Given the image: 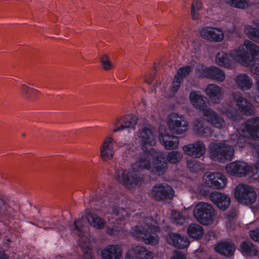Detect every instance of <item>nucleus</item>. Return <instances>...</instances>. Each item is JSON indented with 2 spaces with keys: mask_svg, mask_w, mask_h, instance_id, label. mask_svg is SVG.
Instances as JSON below:
<instances>
[{
  "mask_svg": "<svg viewBox=\"0 0 259 259\" xmlns=\"http://www.w3.org/2000/svg\"><path fill=\"white\" fill-rule=\"evenodd\" d=\"M156 151L151 149L149 152L140 157L132 163L126 170L118 169L115 173V179L122 183L127 189H132L139 186L143 182V177L138 173L146 169L158 176L163 175L167 169V163L160 161L155 156Z\"/></svg>",
  "mask_w": 259,
  "mask_h": 259,
  "instance_id": "1",
  "label": "nucleus"
},
{
  "mask_svg": "<svg viewBox=\"0 0 259 259\" xmlns=\"http://www.w3.org/2000/svg\"><path fill=\"white\" fill-rule=\"evenodd\" d=\"M259 60V47L252 41L245 40L237 49L229 53L218 52L215 58V63L220 66L233 69L237 63L249 66L255 61Z\"/></svg>",
  "mask_w": 259,
  "mask_h": 259,
  "instance_id": "2",
  "label": "nucleus"
},
{
  "mask_svg": "<svg viewBox=\"0 0 259 259\" xmlns=\"http://www.w3.org/2000/svg\"><path fill=\"white\" fill-rule=\"evenodd\" d=\"M157 220L154 221L150 217L142 218L137 225L132 229V235L139 240L150 245H155L159 241V238L156 233L159 231Z\"/></svg>",
  "mask_w": 259,
  "mask_h": 259,
  "instance_id": "3",
  "label": "nucleus"
},
{
  "mask_svg": "<svg viewBox=\"0 0 259 259\" xmlns=\"http://www.w3.org/2000/svg\"><path fill=\"white\" fill-rule=\"evenodd\" d=\"M238 133L241 137H238L236 135L231 136V140L232 144L237 148H243L246 144V139L249 138L252 140H259V117H255L248 119L242 124Z\"/></svg>",
  "mask_w": 259,
  "mask_h": 259,
  "instance_id": "4",
  "label": "nucleus"
},
{
  "mask_svg": "<svg viewBox=\"0 0 259 259\" xmlns=\"http://www.w3.org/2000/svg\"><path fill=\"white\" fill-rule=\"evenodd\" d=\"M234 197L238 203L248 206L256 201L257 194L254 188L250 186L239 184L234 189Z\"/></svg>",
  "mask_w": 259,
  "mask_h": 259,
  "instance_id": "5",
  "label": "nucleus"
},
{
  "mask_svg": "<svg viewBox=\"0 0 259 259\" xmlns=\"http://www.w3.org/2000/svg\"><path fill=\"white\" fill-rule=\"evenodd\" d=\"M210 157L219 162H225L232 159L234 149L232 146L226 143H212L209 145Z\"/></svg>",
  "mask_w": 259,
  "mask_h": 259,
  "instance_id": "6",
  "label": "nucleus"
},
{
  "mask_svg": "<svg viewBox=\"0 0 259 259\" xmlns=\"http://www.w3.org/2000/svg\"><path fill=\"white\" fill-rule=\"evenodd\" d=\"M74 230L79 237L78 245L84 253L85 259H94L92 256V248L93 239L88 237L87 233L82 234L84 231L82 221L78 220L73 223Z\"/></svg>",
  "mask_w": 259,
  "mask_h": 259,
  "instance_id": "7",
  "label": "nucleus"
},
{
  "mask_svg": "<svg viewBox=\"0 0 259 259\" xmlns=\"http://www.w3.org/2000/svg\"><path fill=\"white\" fill-rule=\"evenodd\" d=\"M193 215L200 223L208 225L212 223L215 214L214 209L210 204L199 202L195 206Z\"/></svg>",
  "mask_w": 259,
  "mask_h": 259,
  "instance_id": "8",
  "label": "nucleus"
},
{
  "mask_svg": "<svg viewBox=\"0 0 259 259\" xmlns=\"http://www.w3.org/2000/svg\"><path fill=\"white\" fill-rule=\"evenodd\" d=\"M156 135L155 132L149 125H146L140 128L134 135L135 143H140L145 151L147 146L155 145Z\"/></svg>",
  "mask_w": 259,
  "mask_h": 259,
  "instance_id": "9",
  "label": "nucleus"
},
{
  "mask_svg": "<svg viewBox=\"0 0 259 259\" xmlns=\"http://www.w3.org/2000/svg\"><path fill=\"white\" fill-rule=\"evenodd\" d=\"M166 125L171 133L179 135L188 130V122L183 114L173 112L167 116Z\"/></svg>",
  "mask_w": 259,
  "mask_h": 259,
  "instance_id": "10",
  "label": "nucleus"
},
{
  "mask_svg": "<svg viewBox=\"0 0 259 259\" xmlns=\"http://www.w3.org/2000/svg\"><path fill=\"white\" fill-rule=\"evenodd\" d=\"M137 120L136 116L131 115L116 117L112 122V131L115 133L122 132L125 129L134 130L137 124Z\"/></svg>",
  "mask_w": 259,
  "mask_h": 259,
  "instance_id": "11",
  "label": "nucleus"
},
{
  "mask_svg": "<svg viewBox=\"0 0 259 259\" xmlns=\"http://www.w3.org/2000/svg\"><path fill=\"white\" fill-rule=\"evenodd\" d=\"M149 195L158 200H164L172 198L174 191L171 187L166 184H157L153 187Z\"/></svg>",
  "mask_w": 259,
  "mask_h": 259,
  "instance_id": "12",
  "label": "nucleus"
},
{
  "mask_svg": "<svg viewBox=\"0 0 259 259\" xmlns=\"http://www.w3.org/2000/svg\"><path fill=\"white\" fill-rule=\"evenodd\" d=\"M203 180L206 186L218 189L224 188L227 184V180L225 176L218 172L206 173L204 176Z\"/></svg>",
  "mask_w": 259,
  "mask_h": 259,
  "instance_id": "13",
  "label": "nucleus"
},
{
  "mask_svg": "<svg viewBox=\"0 0 259 259\" xmlns=\"http://www.w3.org/2000/svg\"><path fill=\"white\" fill-rule=\"evenodd\" d=\"M201 36L210 42L222 41L225 36L222 29L215 27H204L200 31Z\"/></svg>",
  "mask_w": 259,
  "mask_h": 259,
  "instance_id": "14",
  "label": "nucleus"
},
{
  "mask_svg": "<svg viewBox=\"0 0 259 259\" xmlns=\"http://www.w3.org/2000/svg\"><path fill=\"white\" fill-rule=\"evenodd\" d=\"M115 141L111 136L106 137L102 141L100 147V156L104 161H107L113 158Z\"/></svg>",
  "mask_w": 259,
  "mask_h": 259,
  "instance_id": "15",
  "label": "nucleus"
},
{
  "mask_svg": "<svg viewBox=\"0 0 259 259\" xmlns=\"http://www.w3.org/2000/svg\"><path fill=\"white\" fill-rule=\"evenodd\" d=\"M250 168L246 163L242 161H234L228 164L226 167L229 175L239 177L249 175Z\"/></svg>",
  "mask_w": 259,
  "mask_h": 259,
  "instance_id": "16",
  "label": "nucleus"
},
{
  "mask_svg": "<svg viewBox=\"0 0 259 259\" xmlns=\"http://www.w3.org/2000/svg\"><path fill=\"white\" fill-rule=\"evenodd\" d=\"M165 240L168 244L179 249L187 248L190 244V241L186 236L177 233L168 234Z\"/></svg>",
  "mask_w": 259,
  "mask_h": 259,
  "instance_id": "17",
  "label": "nucleus"
},
{
  "mask_svg": "<svg viewBox=\"0 0 259 259\" xmlns=\"http://www.w3.org/2000/svg\"><path fill=\"white\" fill-rule=\"evenodd\" d=\"M123 253L122 246L120 244L107 245L102 249V259H120Z\"/></svg>",
  "mask_w": 259,
  "mask_h": 259,
  "instance_id": "18",
  "label": "nucleus"
},
{
  "mask_svg": "<svg viewBox=\"0 0 259 259\" xmlns=\"http://www.w3.org/2000/svg\"><path fill=\"white\" fill-rule=\"evenodd\" d=\"M16 206L14 202L0 194V215L7 218H13L16 213Z\"/></svg>",
  "mask_w": 259,
  "mask_h": 259,
  "instance_id": "19",
  "label": "nucleus"
},
{
  "mask_svg": "<svg viewBox=\"0 0 259 259\" xmlns=\"http://www.w3.org/2000/svg\"><path fill=\"white\" fill-rule=\"evenodd\" d=\"M183 150L188 155L194 158H199L202 156L206 150L204 144L201 141H197L183 147Z\"/></svg>",
  "mask_w": 259,
  "mask_h": 259,
  "instance_id": "20",
  "label": "nucleus"
},
{
  "mask_svg": "<svg viewBox=\"0 0 259 259\" xmlns=\"http://www.w3.org/2000/svg\"><path fill=\"white\" fill-rule=\"evenodd\" d=\"M209 197L211 201L222 210H226L231 202L228 195L219 192L211 193Z\"/></svg>",
  "mask_w": 259,
  "mask_h": 259,
  "instance_id": "21",
  "label": "nucleus"
},
{
  "mask_svg": "<svg viewBox=\"0 0 259 259\" xmlns=\"http://www.w3.org/2000/svg\"><path fill=\"white\" fill-rule=\"evenodd\" d=\"M233 98L236 102L238 110L241 113L246 115H251L254 110L251 104L247 102L240 94H233Z\"/></svg>",
  "mask_w": 259,
  "mask_h": 259,
  "instance_id": "22",
  "label": "nucleus"
},
{
  "mask_svg": "<svg viewBox=\"0 0 259 259\" xmlns=\"http://www.w3.org/2000/svg\"><path fill=\"white\" fill-rule=\"evenodd\" d=\"M204 92L212 103H218L222 98V89L216 84H208L206 86Z\"/></svg>",
  "mask_w": 259,
  "mask_h": 259,
  "instance_id": "23",
  "label": "nucleus"
},
{
  "mask_svg": "<svg viewBox=\"0 0 259 259\" xmlns=\"http://www.w3.org/2000/svg\"><path fill=\"white\" fill-rule=\"evenodd\" d=\"M203 115L206 120L216 128H221L225 125L224 120L210 108L204 111Z\"/></svg>",
  "mask_w": 259,
  "mask_h": 259,
  "instance_id": "24",
  "label": "nucleus"
},
{
  "mask_svg": "<svg viewBox=\"0 0 259 259\" xmlns=\"http://www.w3.org/2000/svg\"><path fill=\"white\" fill-rule=\"evenodd\" d=\"M189 100L191 105L195 108L204 112L208 108L205 100V97L198 91H193L189 95Z\"/></svg>",
  "mask_w": 259,
  "mask_h": 259,
  "instance_id": "25",
  "label": "nucleus"
},
{
  "mask_svg": "<svg viewBox=\"0 0 259 259\" xmlns=\"http://www.w3.org/2000/svg\"><path fill=\"white\" fill-rule=\"evenodd\" d=\"M234 81L238 88L243 91L250 90L253 84L251 77L244 73L238 74L235 77Z\"/></svg>",
  "mask_w": 259,
  "mask_h": 259,
  "instance_id": "26",
  "label": "nucleus"
},
{
  "mask_svg": "<svg viewBox=\"0 0 259 259\" xmlns=\"http://www.w3.org/2000/svg\"><path fill=\"white\" fill-rule=\"evenodd\" d=\"M214 249L218 253L227 256H231L235 251L236 248L234 244L228 241H220L218 242Z\"/></svg>",
  "mask_w": 259,
  "mask_h": 259,
  "instance_id": "27",
  "label": "nucleus"
},
{
  "mask_svg": "<svg viewBox=\"0 0 259 259\" xmlns=\"http://www.w3.org/2000/svg\"><path fill=\"white\" fill-rule=\"evenodd\" d=\"M160 143L167 150L177 148L179 144L178 138L174 135L167 134H160L159 136Z\"/></svg>",
  "mask_w": 259,
  "mask_h": 259,
  "instance_id": "28",
  "label": "nucleus"
},
{
  "mask_svg": "<svg viewBox=\"0 0 259 259\" xmlns=\"http://www.w3.org/2000/svg\"><path fill=\"white\" fill-rule=\"evenodd\" d=\"M239 250L242 254L245 257L256 256L258 253L257 246L249 241L241 242L239 246Z\"/></svg>",
  "mask_w": 259,
  "mask_h": 259,
  "instance_id": "29",
  "label": "nucleus"
},
{
  "mask_svg": "<svg viewBox=\"0 0 259 259\" xmlns=\"http://www.w3.org/2000/svg\"><path fill=\"white\" fill-rule=\"evenodd\" d=\"M130 249L134 259H153V253L144 246H133Z\"/></svg>",
  "mask_w": 259,
  "mask_h": 259,
  "instance_id": "30",
  "label": "nucleus"
},
{
  "mask_svg": "<svg viewBox=\"0 0 259 259\" xmlns=\"http://www.w3.org/2000/svg\"><path fill=\"white\" fill-rule=\"evenodd\" d=\"M193 131L198 136H205L210 134L209 128L204 125V119L198 118L195 119L193 122Z\"/></svg>",
  "mask_w": 259,
  "mask_h": 259,
  "instance_id": "31",
  "label": "nucleus"
},
{
  "mask_svg": "<svg viewBox=\"0 0 259 259\" xmlns=\"http://www.w3.org/2000/svg\"><path fill=\"white\" fill-rule=\"evenodd\" d=\"M87 219L89 224L96 229L101 230L104 228L105 220L95 213H88Z\"/></svg>",
  "mask_w": 259,
  "mask_h": 259,
  "instance_id": "32",
  "label": "nucleus"
},
{
  "mask_svg": "<svg viewBox=\"0 0 259 259\" xmlns=\"http://www.w3.org/2000/svg\"><path fill=\"white\" fill-rule=\"evenodd\" d=\"M92 202L96 206V209L101 211L103 214H106L110 211L111 207L108 201L98 197L93 198Z\"/></svg>",
  "mask_w": 259,
  "mask_h": 259,
  "instance_id": "33",
  "label": "nucleus"
},
{
  "mask_svg": "<svg viewBox=\"0 0 259 259\" xmlns=\"http://www.w3.org/2000/svg\"><path fill=\"white\" fill-rule=\"evenodd\" d=\"M187 233L190 237L198 239L202 237L204 231L203 228L200 225L191 224L187 228Z\"/></svg>",
  "mask_w": 259,
  "mask_h": 259,
  "instance_id": "34",
  "label": "nucleus"
},
{
  "mask_svg": "<svg viewBox=\"0 0 259 259\" xmlns=\"http://www.w3.org/2000/svg\"><path fill=\"white\" fill-rule=\"evenodd\" d=\"M213 66L206 67L203 65H198L195 70L196 74L200 77H205L210 79Z\"/></svg>",
  "mask_w": 259,
  "mask_h": 259,
  "instance_id": "35",
  "label": "nucleus"
},
{
  "mask_svg": "<svg viewBox=\"0 0 259 259\" xmlns=\"http://www.w3.org/2000/svg\"><path fill=\"white\" fill-rule=\"evenodd\" d=\"M244 32L249 38L259 43V30L253 28L250 25L245 26Z\"/></svg>",
  "mask_w": 259,
  "mask_h": 259,
  "instance_id": "36",
  "label": "nucleus"
},
{
  "mask_svg": "<svg viewBox=\"0 0 259 259\" xmlns=\"http://www.w3.org/2000/svg\"><path fill=\"white\" fill-rule=\"evenodd\" d=\"M225 78L226 74L224 71L221 69L213 66L210 79L219 82H223L225 80Z\"/></svg>",
  "mask_w": 259,
  "mask_h": 259,
  "instance_id": "37",
  "label": "nucleus"
},
{
  "mask_svg": "<svg viewBox=\"0 0 259 259\" xmlns=\"http://www.w3.org/2000/svg\"><path fill=\"white\" fill-rule=\"evenodd\" d=\"M186 213V211L180 213L179 212L172 211L171 213V219L176 224L183 225L187 219Z\"/></svg>",
  "mask_w": 259,
  "mask_h": 259,
  "instance_id": "38",
  "label": "nucleus"
},
{
  "mask_svg": "<svg viewBox=\"0 0 259 259\" xmlns=\"http://www.w3.org/2000/svg\"><path fill=\"white\" fill-rule=\"evenodd\" d=\"M222 112L223 114L226 115L228 117L233 120L237 119L238 117V110L229 106L223 107Z\"/></svg>",
  "mask_w": 259,
  "mask_h": 259,
  "instance_id": "39",
  "label": "nucleus"
},
{
  "mask_svg": "<svg viewBox=\"0 0 259 259\" xmlns=\"http://www.w3.org/2000/svg\"><path fill=\"white\" fill-rule=\"evenodd\" d=\"M201 9V5L199 0H194L192 4L191 17L193 20L198 19L199 18L198 11Z\"/></svg>",
  "mask_w": 259,
  "mask_h": 259,
  "instance_id": "40",
  "label": "nucleus"
},
{
  "mask_svg": "<svg viewBox=\"0 0 259 259\" xmlns=\"http://www.w3.org/2000/svg\"><path fill=\"white\" fill-rule=\"evenodd\" d=\"M182 155L178 151H171L168 153L166 157L167 160L170 163H176L181 161Z\"/></svg>",
  "mask_w": 259,
  "mask_h": 259,
  "instance_id": "41",
  "label": "nucleus"
},
{
  "mask_svg": "<svg viewBox=\"0 0 259 259\" xmlns=\"http://www.w3.org/2000/svg\"><path fill=\"white\" fill-rule=\"evenodd\" d=\"M227 3L234 7L240 9L247 8L250 5L246 0H227Z\"/></svg>",
  "mask_w": 259,
  "mask_h": 259,
  "instance_id": "42",
  "label": "nucleus"
},
{
  "mask_svg": "<svg viewBox=\"0 0 259 259\" xmlns=\"http://www.w3.org/2000/svg\"><path fill=\"white\" fill-rule=\"evenodd\" d=\"M102 67L106 70H110L113 68V65L110 61L109 57L106 54L102 55L100 58Z\"/></svg>",
  "mask_w": 259,
  "mask_h": 259,
  "instance_id": "43",
  "label": "nucleus"
},
{
  "mask_svg": "<svg viewBox=\"0 0 259 259\" xmlns=\"http://www.w3.org/2000/svg\"><path fill=\"white\" fill-rule=\"evenodd\" d=\"M187 167L192 171L196 172L201 170L202 166L200 163L196 160H189L187 162Z\"/></svg>",
  "mask_w": 259,
  "mask_h": 259,
  "instance_id": "44",
  "label": "nucleus"
},
{
  "mask_svg": "<svg viewBox=\"0 0 259 259\" xmlns=\"http://www.w3.org/2000/svg\"><path fill=\"white\" fill-rule=\"evenodd\" d=\"M191 71V68L190 66H187L185 67H181L179 68L175 76L181 78L182 80L183 79L187 76Z\"/></svg>",
  "mask_w": 259,
  "mask_h": 259,
  "instance_id": "45",
  "label": "nucleus"
},
{
  "mask_svg": "<svg viewBox=\"0 0 259 259\" xmlns=\"http://www.w3.org/2000/svg\"><path fill=\"white\" fill-rule=\"evenodd\" d=\"M182 81V80H181V78H179L178 77L175 76L171 87V91L172 94L176 93L178 91L180 87V84Z\"/></svg>",
  "mask_w": 259,
  "mask_h": 259,
  "instance_id": "46",
  "label": "nucleus"
},
{
  "mask_svg": "<svg viewBox=\"0 0 259 259\" xmlns=\"http://www.w3.org/2000/svg\"><path fill=\"white\" fill-rule=\"evenodd\" d=\"M249 147L252 150L253 152L256 153L258 155V160L255 164V167L257 169H259V145H252L247 144Z\"/></svg>",
  "mask_w": 259,
  "mask_h": 259,
  "instance_id": "47",
  "label": "nucleus"
},
{
  "mask_svg": "<svg viewBox=\"0 0 259 259\" xmlns=\"http://www.w3.org/2000/svg\"><path fill=\"white\" fill-rule=\"evenodd\" d=\"M120 231L119 229H118L116 227H109L108 226L106 229V233L107 234L112 235H116Z\"/></svg>",
  "mask_w": 259,
  "mask_h": 259,
  "instance_id": "48",
  "label": "nucleus"
},
{
  "mask_svg": "<svg viewBox=\"0 0 259 259\" xmlns=\"http://www.w3.org/2000/svg\"><path fill=\"white\" fill-rule=\"evenodd\" d=\"M171 259H187L184 253L181 251H176L174 252Z\"/></svg>",
  "mask_w": 259,
  "mask_h": 259,
  "instance_id": "49",
  "label": "nucleus"
},
{
  "mask_svg": "<svg viewBox=\"0 0 259 259\" xmlns=\"http://www.w3.org/2000/svg\"><path fill=\"white\" fill-rule=\"evenodd\" d=\"M30 88L26 85L23 84L21 85V93L23 96L26 98H28V94L29 93Z\"/></svg>",
  "mask_w": 259,
  "mask_h": 259,
  "instance_id": "50",
  "label": "nucleus"
},
{
  "mask_svg": "<svg viewBox=\"0 0 259 259\" xmlns=\"http://www.w3.org/2000/svg\"><path fill=\"white\" fill-rule=\"evenodd\" d=\"M250 70L254 74L259 76V63L252 65L250 66Z\"/></svg>",
  "mask_w": 259,
  "mask_h": 259,
  "instance_id": "51",
  "label": "nucleus"
},
{
  "mask_svg": "<svg viewBox=\"0 0 259 259\" xmlns=\"http://www.w3.org/2000/svg\"><path fill=\"white\" fill-rule=\"evenodd\" d=\"M125 259H134L130 249L125 253Z\"/></svg>",
  "mask_w": 259,
  "mask_h": 259,
  "instance_id": "52",
  "label": "nucleus"
},
{
  "mask_svg": "<svg viewBox=\"0 0 259 259\" xmlns=\"http://www.w3.org/2000/svg\"><path fill=\"white\" fill-rule=\"evenodd\" d=\"M145 81L149 84L152 82V80L148 79L147 76L145 77Z\"/></svg>",
  "mask_w": 259,
  "mask_h": 259,
  "instance_id": "53",
  "label": "nucleus"
},
{
  "mask_svg": "<svg viewBox=\"0 0 259 259\" xmlns=\"http://www.w3.org/2000/svg\"><path fill=\"white\" fill-rule=\"evenodd\" d=\"M8 256L6 254H3L0 257V259H7Z\"/></svg>",
  "mask_w": 259,
  "mask_h": 259,
  "instance_id": "54",
  "label": "nucleus"
},
{
  "mask_svg": "<svg viewBox=\"0 0 259 259\" xmlns=\"http://www.w3.org/2000/svg\"><path fill=\"white\" fill-rule=\"evenodd\" d=\"M255 25L257 26H259V23H256Z\"/></svg>",
  "mask_w": 259,
  "mask_h": 259,
  "instance_id": "55",
  "label": "nucleus"
}]
</instances>
